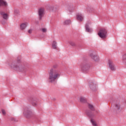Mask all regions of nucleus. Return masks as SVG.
Instances as JSON below:
<instances>
[{
    "instance_id": "2eb2a0df",
    "label": "nucleus",
    "mask_w": 126,
    "mask_h": 126,
    "mask_svg": "<svg viewBox=\"0 0 126 126\" xmlns=\"http://www.w3.org/2000/svg\"><path fill=\"white\" fill-rule=\"evenodd\" d=\"M87 115L90 117V118H94L95 117V115L90 111V110H87L86 111Z\"/></svg>"
},
{
    "instance_id": "20e7f679",
    "label": "nucleus",
    "mask_w": 126,
    "mask_h": 126,
    "mask_svg": "<svg viewBox=\"0 0 126 126\" xmlns=\"http://www.w3.org/2000/svg\"><path fill=\"white\" fill-rule=\"evenodd\" d=\"M23 114L27 119H30V118H32V117H34V113L32 112L29 108H26L25 109Z\"/></svg>"
},
{
    "instance_id": "423d86ee",
    "label": "nucleus",
    "mask_w": 126,
    "mask_h": 126,
    "mask_svg": "<svg viewBox=\"0 0 126 126\" xmlns=\"http://www.w3.org/2000/svg\"><path fill=\"white\" fill-rule=\"evenodd\" d=\"M108 64L111 70H112L113 71L116 70V66H115V64H114L112 61L109 60L108 61Z\"/></svg>"
},
{
    "instance_id": "412c9836",
    "label": "nucleus",
    "mask_w": 126,
    "mask_h": 126,
    "mask_svg": "<svg viewBox=\"0 0 126 126\" xmlns=\"http://www.w3.org/2000/svg\"><path fill=\"white\" fill-rule=\"evenodd\" d=\"M71 24V21L70 20H66L63 23L64 25H68V24Z\"/></svg>"
},
{
    "instance_id": "c756f323",
    "label": "nucleus",
    "mask_w": 126,
    "mask_h": 126,
    "mask_svg": "<svg viewBox=\"0 0 126 126\" xmlns=\"http://www.w3.org/2000/svg\"><path fill=\"white\" fill-rule=\"evenodd\" d=\"M11 121H12L13 122L15 121V118H12L11 119Z\"/></svg>"
},
{
    "instance_id": "f3484780",
    "label": "nucleus",
    "mask_w": 126,
    "mask_h": 126,
    "mask_svg": "<svg viewBox=\"0 0 126 126\" xmlns=\"http://www.w3.org/2000/svg\"><path fill=\"white\" fill-rule=\"evenodd\" d=\"M67 7L69 11H71L72 9H75V6H73V4H70L67 6Z\"/></svg>"
},
{
    "instance_id": "7ed1b4c3",
    "label": "nucleus",
    "mask_w": 126,
    "mask_h": 126,
    "mask_svg": "<svg viewBox=\"0 0 126 126\" xmlns=\"http://www.w3.org/2000/svg\"><path fill=\"white\" fill-rule=\"evenodd\" d=\"M81 67L84 72H87L90 69V64L88 62L85 61L82 63Z\"/></svg>"
},
{
    "instance_id": "f03ea898",
    "label": "nucleus",
    "mask_w": 126,
    "mask_h": 126,
    "mask_svg": "<svg viewBox=\"0 0 126 126\" xmlns=\"http://www.w3.org/2000/svg\"><path fill=\"white\" fill-rule=\"evenodd\" d=\"M61 76V71L59 70L51 69L49 73V80L50 82H55L57 78Z\"/></svg>"
},
{
    "instance_id": "72a5a7b5",
    "label": "nucleus",
    "mask_w": 126,
    "mask_h": 126,
    "mask_svg": "<svg viewBox=\"0 0 126 126\" xmlns=\"http://www.w3.org/2000/svg\"><path fill=\"white\" fill-rule=\"evenodd\" d=\"M96 113H98V111H96Z\"/></svg>"
},
{
    "instance_id": "dca6fc26",
    "label": "nucleus",
    "mask_w": 126,
    "mask_h": 126,
    "mask_svg": "<svg viewBox=\"0 0 126 126\" xmlns=\"http://www.w3.org/2000/svg\"><path fill=\"white\" fill-rule=\"evenodd\" d=\"M0 6H7V2L3 0H0Z\"/></svg>"
},
{
    "instance_id": "6e6552de",
    "label": "nucleus",
    "mask_w": 126,
    "mask_h": 126,
    "mask_svg": "<svg viewBox=\"0 0 126 126\" xmlns=\"http://www.w3.org/2000/svg\"><path fill=\"white\" fill-rule=\"evenodd\" d=\"M89 86L90 89L92 90V91H96L97 89L96 88V84L94 83V82H91L89 83Z\"/></svg>"
},
{
    "instance_id": "a211bd4d",
    "label": "nucleus",
    "mask_w": 126,
    "mask_h": 126,
    "mask_svg": "<svg viewBox=\"0 0 126 126\" xmlns=\"http://www.w3.org/2000/svg\"><path fill=\"white\" fill-rule=\"evenodd\" d=\"M58 9H59V8L58 7V6H54L50 8V10H51L53 12H56V11H58Z\"/></svg>"
},
{
    "instance_id": "6ab92c4d",
    "label": "nucleus",
    "mask_w": 126,
    "mask_h": 126,
    "mask_svg": "<svg viewBox=\"0 0 126 126\" xmlns=\"http://www.w3.org/2000/svg\"><path fill=\"white\" fill-rule=\"evenodd\" d=\"M88 106L89 109H91V111H94L95 110V108H94L93 105L90 103H88Z\"/></svg>"
},
{
    "instance_id": "a878e982",
    "label": "nucleus",
    "mask_w": 126,
    "mask_h": 126,
    "mask_svg": "<svg viewBox=\"0 0 126 126\" xmlns=\"http://www.w3.org/2000/svg\"><path fill=\"white\" fill-rule=\"evenodd\" d=\"M69 43L70 44V45H71V46H72V47H75V43H74V42L72 41H70Z\"/></svg>"
},
{
    "instance_id": "9d476101",
    "label": "nucleus",
    "mask_w": 126,
    "mask_h": 126,
    "mask_svg": "<svg viewBox=\"0 0 126 126\" xmlns=\"http://www.w3.org/2000/svg\"><path fill=\"white\" fill-rule=\"evenodd\" d=\"M122 108L121 107V104L120 102H117L115 105V110L116 112L118 113L119 112H121L122 111Z\"/></svg>"
},
{
    "instance_id": "ddd939ff",
    "label": "nucleus",
    "mask_w": 126,
    "mask_h": 126,
    "mask_svg": "<svg viewBox=\"0 0 126 126\" xmlns=\"http://www.w3.org/2000/svg\"><path fill=\"white\" fill-rule=\"evenodd\" d=\"M0 14H1L3 19L5 20H7V19H8V14H7V13H5L3 12H0Z\"/></svg>"
},
{
    "instance_id": "c85d7f7f",
    "label": "nucleus",
    "mask_w": 126,
    "mask_h": 126,
    "mask_svg": "<svg viewBox=\"0 0 126 126\" xmlns=\"http://www.w3.org/2000/svg\"><path fill=\"white\" fill-rule=\"evenodd\" d=\"M42 32H43V33H46V32H47V29L43 28L42 29Z\"/></svg>"
},
{
    "instance_id": "bb28decb",
    "label": "nucleus",
    "mask_w": 126,
    "mask_h": 126,
    "mask_svg": "<svg viewBox=\"0 0 126 126\" xmlns=\"http://www.w3.org/2000/svg\"><path fill=\"white\" fill-rule=\"evenodd\" d=\"M1 113L3 115V116H5L6 115V112L4 109H1Z\"/></svg>"
},
{
    "instance_id": "4468645a",
    "label": "nucleus",
    "mask_w": 126,
    "mask_h": 126,
    "mask_svg": "<svg viewBox=\"0 0 126 126\" xmlns=\"http://www.w3.org/2000/svg\"><path fill=\"white\" fill-rule=\"evenodd\" d=\"M32 102V104L33 106H37V99L34 98H31V100H29Z\"/></svg>"
},
{
    "instance_id": "aec40b11",
    "label": "nucleus",
    "mask_w": 126,
    "mask_h": 126,
    "mask_svg": "<svg viewBox=\"0 0 126 126\" xmlns=\"http://www.w3.org/2000/svg\"><path fill=\"white\" fill-rule=\"evenodd\" d=\"M91 123L92 124L93 126H98L97 123H96V122H95V121H94L92 118L91 119Z\"/></svg>"
},
{
    "instance_id": "9b49d317",
    "label": "nucleus",
    "mask_w": 126,
    "mask_h": 126,
    "mask_svg": "<svg viewBox=\"0 0 126 126\" xmlns=\"http://www.w3.org/2000/svg\"><path fill=\"white\" fill-rule=\"evenodd\" d=\"M76 18L77 20H78V21H83V19H84V18L83 17V15L82 14L78 13L76 15Z\"/></svg>"
},
{
    "instance_id": "4be33fe9",
    "label": "nucleus",
    "mask_w": 126,
    "mask_h": 126,
    "mask_svg": "<svg viewBox=\"0 0 126 126\" xmlns=\"http://www.w3.org/2000/svg\"><path fill=\"white\" fill-rule=\"evenodd\" d=\"M20 26L21 30H24V29L27 27V25H26L25 24H22Z\"/></svg>"
},
{
    "instance_id": "f257e3e1",
    "label": "nucleus",
    "mask_w": 126,
    "mask_h": 126,
    "mask_svg": "<svg viewBox=\"0 0 126 126\" xmlns=\"http://www.w3.org/2000/svg\"><path fill=\"white\" fill-rule=\"evenodd\" d=\"M9 66H11L12 68H13L14 70L17 71H20L21 72H26L27 69L24 66H23L21 63H19L18 61H14L12 63L9 64Z\"/></svg>"
},
{
    "instance_id": "cd10ccee",
    "label": "nucleus",
    "mask_w": 126,
    "mask_h": 126,
    "mask_svg": "<svg viewBox=\"0 0 126 126\" xmlns=\"http://www.w3.org/2000/svg\"><path fill=\"white\" fill-rule=\"evenodd\" d=\"M6 21H7V20H4V21H3V20L2 21H1L2 24L3 25H5L6 23Z\"/></svg>"
},
{
    "instance_id": "7c9ffc66",
    "label": "nucleus",
    "mask_w": 126,
    "mask_h": 126,
    "mask_svg": "<svg viewBox=\"0 0 126 126\" xmlns=\"http://www.w3.org/2000/svg\"><path fill=\"white\" fill-rule=\"evenodd\" d=\"M28 32L30 34H31V33H32V30H29Z\"/></svg>"
},
{
    "instance_id": "b1692460",
    "label": "nucleus",
    "mask_w": 126,
    "mask_h": 126,
    "mask_svg": "<svg viewBox=\"0 0 126 126\" xmlns=\"http://www.w3.org/2000/svg\"><path fill=\"white\" fill-rule=\"evenodd\" d=\"M52 47L53 49H57V42L56 41H53L52 43Z\"/></svg>"
},
{
    "instance_id": "393cba45",
    "label": "nucleus",
    "mask_w": 126,
    "mask_h": 126,
    "mask_svg": "<svg viewBox=\"0 0 126 126\" xmlns=\"http://www.w3.org/2000/svg\"><path fill=\"white\" fill-rule=\"evenodd\" d=\"M14 14L16 15H18V14H19V10L15 9V11H14Z\"/></svg>"
},
{
    "instance_id": "0eeeda50",
    "label": "nucleus",
    "mask_w": 126,
    "mask_h": 126,
    "mask_svg": "<svg viewBox=\"0 0 126 126\" xmlns=\"http://www.w3.org/2000/svg\"><path fill=\"white\" fill-rule=\"evenodd\" d=\"M45 12V10L43 8H40L38 10V15L39 20H42V17L44 16V13Z\"/></svg>"
},
{
    "instance_id": "39448f33",
    "label": "nucleus",
    "mask_w": 126,
    "mask_h": 126,
    "mask_svg": "<svg viewBox=\"0 0 126 126\" xmlns=\"http://www.w3.org/2000/svg\"><path fill=\"white\" fill-rule=\"evenodd\" d=\"M107 30L103 28L100 30L98 35L101 39H106V38H107Z\"/></svg>"
},
{
    "instance_id": "473e14b6",
    "label": "nucleus",
    "mask_w": 126,
    "mask_h": 126,
    "mask_svg": "<svg viewBox=\"0 0 126 126\" xmlns=\"http://www.w3.org/2000/svg\"><path fill=\"white\" fill-rule=\"evenodd\" d=\"M110 100H112V98H110Z\"/></svg>"
},
{
    "instance_id": "2f4dec72",
    "label": "nucleus",
    "mask_w": 126,
    "mask_h": 126,
    "mask_svg": "<svg viewBox=\"0 0 126 126\" xmlns=\"http://www.w3.org/2000/svg\"><path fill=\"white\" fill-rule=\"evenodd\" d=\"M53 67H54V68H57V67H58V65H55L53 66Z\"/></svg>"
},
{
    "instance_id": "5701e85b",
    "label": "nucleus",
    "mask_w": 126,
    "mask_h": 126,
    "mask_svg": "<svg viewBox=\"0 0 126 126\" xmlns=\"http://www.w3.org/2000/svg\"><path fill=\"white\" fill-rule=\"evenodd\" d=\"M80 101L81 102V103H86V99L84 97H81L80 98Z\"/></svg>"
},
{
    "instance_id": "1a4fd4ad",
    "label": "nucleus",
    "mask_w": 126,
    "mask_h": 126,
    "mask_svg": "<svg viewBox=\"0 0 126 126\" xmlns=\"http://www.w3.org/2000/svg\"><path fill=\"white\" fill-rule=\"evenodd\" d=\"M90 57L92 58V60L95 62V63H98V62H99V57H98L97 55L92 53L90 54Z\"/></svg>"
},
{
    "instance_id": "f8f14e48",
    "label": "nucleus",
    "mask_w": 126,
    "mask_h": 126,
    "mask_svg": "<svg viewBox=\"0 0 126 126\" xmlns=\"http://www.w3.org/2000/svg\"><path fill=\"white\" fill-rule=\"evenodd\" d=\"M85 27H86V32H88L89 33H91L92 32V31H93L92 29L90 28V27H89V23H87L86 24Z\"/></svg>"
}]
</instances>
